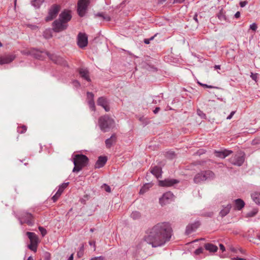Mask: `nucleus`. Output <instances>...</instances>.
<instances>
[{"mask_svg": "<svg viewBox=\"0 0 260 260\" xmlns=\"http://www.w3.org/2000/svg\"><path fill=\"white\" fill-rule=\"evenodd\" d=\"M175 152L173 151H170L166 152V156L169 159H173L175 157Z\"/></svg>", "mask_w": 260, "mask_h": 260, "instance_id": "c9c22d12", "label": "nucleus"}, {"mask_svg": "<svg viewBox=\"0 0 260 260\" xmlns=\"http://www.w3.org/2000/svg\"><path fill=\"white\" fill-rule=\"evenodd\" d=\"M44 1V0H34L31 2V5L36 9H38L40 7Z\"/></svg>", "mask_w": 260, "mask_h": 260, "instance_id": "cd10ccee", "label": "nucleus"}, {"mask_svg": "<svg viewBox=\"0 0 260 260\" xmlns=\"http://www.w3.org/2000/svg\"><path fill=\"white\" fill-rule=\"evenodd\" d=\"M251 197L253 201L256 204L259 205L260 204V193L255 192L251 194Z\"/></svg>", "mask_w": 260, "mask_h": 260, "instance_id": "a878e982", "label": "nucleus"}, {"mask_svg": "<svg viewBox=\"0 0 260 260\" xmlns=\"http://www.w3.org/2000/svg\"><path fill=\"white\" fill-rule=\"evenodd\" d=\"M117 137L115 134L112 135L110 138L107 139L105 141L106 147L110 148L111 146L116 142Z\"/></svg>", "mask_w": 260, "mask_h": 260, "instance_id": "aec40b11", "label": "nucleus"}, {"mask_svg": "<svg viewBox=\"0 0 260 260\" xmlns=\"http://www.w3.org/2000/svg\"><path fill=\"white\" fill-rule=\"evenodd\" d=\"M68 26V24L60 20L59 19L55 20L52 23L53 29L56 32H59L66 29Z\"/></svg>", "mask_w": 260, "mask_h": 260, "instance_id": "6e6552de", "label": "nucleus"}, {"mask_svg": "<svg viewBox=\"0 0 260 260\" xmlns=\"http://www.w3.org/2000/svg\"><path fill=\"white\" fill-rule=\"evenodd\" d=\"M231 250L233 252L238 253V248L237 249L234 247H232L231 248Z\"/></svg>", "mask_w": 260, "mask_h": 260, "instance_id": "774afa93", "label": "nucleus"}, {"mask_svg": "<svg viewBox=\"0 0 260 260\" xmlns=\"http://www.w3.org/2000/svg\"><path fill=\"white\" fill-rule=\"evenodd\" d=\"M257 75H258V74H253V73H251V78L253 80L256 81V79L257 78Z\"/></svg>", "mask_w": 260, "mask_h": 260, "instance_id": "864d4df0", "label": "nucleus"}, {"mask_svg": "<svg viewBox=\"0 0 260 260\" xmlns=\"http://www.w3.org/2000/svg\"><path fill=\"white\" fill-rule=\"evenodd\" d=\"M232 208L231 204H229L226 206H223V209L220 211L219 215L221 217L225 216L230 211Z\"/></svg>", "mask_w": 260, "mask_h": 260, "instance_id": "5701e85b", "label": "nucleus"}, {"mask_svg": "<svg viewBox=\"0 0 260 260\" xmlns=\"http://www.w3.org/2000/svg\"><path fill=\"white\" fill-rule=\"evenodd\" d=\"M193 20L197 22V23H199V21H198V14L197 13H196L193 16Z\"/></svg>", "mask_w": 260, "mask_h": 260, "instance_id": "052dcab7", "label": "nucleus"}, {"mask_svg": "<svg viewBox=\"0 0 260 260\" xmlns=\"http://www.w3.org/2000/svg\"><path fill=\"white\" fill-rule=\"evenodd\" d=\"M79 74L80 77L87 82H90L91 79L89 77V72L87 69L80 68L78 70Z\"/></svg>", "mask_w": 260, "mask_h": 260, "instance_id": "f3484780", "label": "nucleus"}, {"mask_svg": "<svg viewBox=\"0 0 260 260\" xmlns=\"http://www.w3.org/2000/svg\"><path fill=\"white\" fill-rule=\"evenodd\" d=\"M202 86H203L204 87H206V88H217L216 87H214V86H212V85H207L206 84H202Z\"/></svg>", "mask_w": 260, "mask_h": 260, "instance_id": "8fccbe9b", "label": "nucleus"}, {"mask_svg": "<svg viewBox=\"0 0 260 260\" xmlns=\"http://www.w3.org/2000/svg\"><path fill=\"white\" fill-rule=\"evenodd\" d=\"M219 247H220V250H221L222 251H224L225 250V248L223 244H220Z\"/></svg>", "mask_w": 260, "mask_h": 260, "instance_id": "0e129e2a", "label": "nucleus"}, {"mask_svg": "<svg viewBox=\"0 0 260 260\" xmlns=\"http://www.w3.org/2000/svg\"><path fill=\"white\" fill-rule=\"evenodd\" d=\"M235 202V209L237 210H241L244 207L245 202L241 199H238L234 201Z\"/></svg>", "mask_w": 260, "mask_h": 260, "instance_id": "412c9836", "label": "nucleus"}, {"mask_svg": "<svg viewBox=\"0 0 260 260\" xmlns=\"http://www.w3.org/2000/svg\"><path fill=\"white\" fill-rule=\"evenodd\" d=\"M185 0H174L173 3H182L184 2Z\"/></svg>", "mask_w": 260, "mask_h": 260, "instance_id": "680f3d73", "label": "nucleus"}, {"mask_svg": "<svg viewBox=\"0 0 260 260\" xmlns=\"http://www.w3.org/2000/svg\"><path fill=\"white\" fill-rule=\"evenodd\" d=\"M203 251L204 249L202 247H199L194 251V254L196 255H199L203 253Z\"/></svg>", "mask_w": 260, "mask_h": 260, "instance_id": "a19ab883", "label": "nucleus"}, {"mask_svg": "<svg viewBox=\"0 0 260 260\" xmlns=\"http://www.w3.org/2000/svg\"><path fill=\"white\" fill-rule=\"evenodd\" d=\"M247 4H248V2L246 1H242V2H240V6L241 7L243 8V7H244Z\"/></svg>", "mask_w": 260, "mask_h": 260, "instance_id": "de8ad7c7", "label": "nucleus"}, {"mask_svg": "<svg viewBox=\"0 0 260 260\" xmlns=\"http://www.w3.org/2000/svg\"><path fill=\"white\" fill-rule=\"evenodd\" d=\"M107 158L106 156H100L99 157L98 160L95 162L94 167L95 169H99L103 167L106 163Z\"/></svg>", "mask_w": 260, "mask_h": 260, "instance_id": "6ab92c4d", "label": "nucleus"}, {"mask_svg": "<svg viewBox=\"0 0 260 260\" xmlns=\"http://www.w3.org/2000/svg\"><path fill=\"white\" fill-rule=\"evenodd\" d=\"M72 18V15L71 11L67 10H63L59 15L58 19L60 20L67 24V23L71 20Z\"/></svg>", "mask_w": 260, "mask_h": 260, "instance_id": "4468645a", "label": "nucleus"}, {"mask_svg": "<svg viewBox=\"0 0 260 260\" xmlns=\"http://www.w3.org/2000/svg\"><path fill=\"white\" fill-rule=\"evenodd\" d=\"M235 111H232L230 113V114L227 117L226 119H231L233 117V116L235 114Z\"/></svg>", "mask_w": 260, "mask_h": 260, "instance_id": "5fc2aeb1", "label": "nucleus"}, {"mask_svg": "<svg viewBox=\"0 0 260 260\" xmlns=\"http://www.w3.org/2000/svg\"><path fill=\"white\" fill-rule=\"evenodd\" d=\"M108 104L107 99L104 97H100L97 101V104L99 106H102V107Z\"/></svg>", "mask_w": 260, "mask_h": 260, "instance_id": "bb28decb", "label": "nucleus"}, {"mask_svg": "<svg viewBox=\"0 0 260 260\" xmlns=\"http://www.w3.org/2000/svg\"><path fill=\"white\" fill-rule=\"evenodd\" d=\"M257 238H255L253 237L250 238L249 239L250 242L253 243L254 244L258 245L260 242V235L258 234L256 235Z\"/></svg>", "mask_w": 260, "mask_h": 260, "instance_id": "2f4dec72", "label": "nucleus"}, {"mask_svg": "<svg viewBox=\"0 0 260 260\" xmlns=\"http://www.w3.org/2000/svg\"><path fill=\"white\" fill-rule=\"evenodd\" d=\"M47 55L49 57V58L52 60L55 63L59 64L64 67H68V64L67 61L64 60L62 57L57 56L54 54H51L49 53H47Z\"/></svg>", "mask_w": 260, "mask_h": 260, "instance_id": "9d476101", "label": "nucleus"}, {"mask_svg": "<svg viewBox=\"0 0 260 260\" xmlns=\"http://www.w3.org/2000/svg\"><path fill=\"white\" fill-rule=\"evenodd\" d=\"M90 0H79L77 3V12L80 17L85 16L87 12Z\"/></svg>", "mask_w": 260, "mask_h": 260, "instance_id": "39448f33", "label": "nucleus"}, {"mask_svg": "<svg viewBox=\"0 0 260 260\" xmlns=\"http://www.w3.org/2000/svg\"><path fill=\"white\" fill-rule=\"evenodd\" d=\"M152 186L151 184L150 183H146L144 184L141 188L140 190V194H143L145 192H146L150 187Z\"/></svg>", "mask_w": 260, "mask_h": 260, "instance_id": "c85d7f7f", "label": "nucleus"}, {"mask_svg": "<svg viewBox=\"0 0 260 260\" xmlns=\"http://www.w3.org/2000/svg\"><path fill=\"white\" fill-rule=\"evenodd\" d=\"M240 12L239 11L237 12L234 15V17L236 18H239L240 17Z\"/></svg>", "mask_w": 260, "mask_h": 260, "instance_id": "e2e57ef3", "label": "nucleus"}, {"mask_svg": "<svg viewBox=\"0 0 260 260\" xmlns=\"http://www.w3.org/2000/svg\"><path fill=\"white\" fill-rule=\"evenodd\" d=\"M233 153L232 150L224 149L222 151L215 150L214 154L215 156L223 159Z\"/></svg>", "mask_w": 260, "mask_h": 260, "instance_id": "dca6fc26", "label": "nucleus"}, {"mask_svg": "<svg viewBox=\"0 0 260 260\" xmlns=\"http://www.w3.org/2000/svg\"><path fill=\"white\" fill-rule=\"evenodd\" d=\"M88 161L89 159L86 155L76 154L73 158L74 167L73 169V172L78 173L80 172L83 168L88 165Z\"/></svg>", "mask_w": 260, "mask_h": 260, "instance_id": "f03ea898", "label": "nucleus"}, {"mask_svg": "<svg viewBox=\"0 0 260 260\" xmlns=\"http://www.w3.org/2000/svg\"><path fill=\"white\" fill-rule=\"evenodd\" d=\"M69 183V182L63 183L59 186V188L62 189L63 191V190L68 186Z\"/></svg>", "mask_w": 260, "mask_h": 260, "instance_id": "a18cd8bd", "label": "nucleus"}, {"mask_svg": "<svg viewBox=\"0 0 260 260\" xmlns=\"http://www.w3.org/2000/svg\"><path fill=\"white\" fill-rule=\"evenodd\" d=\"M88 105L92 111L95 109L94 100H90L88 101Z\"/></svg>", "mask_w": 260, "mask_h": 260, "instance_id": "f704fd0d", "label": "nucleus"}, {"mask_svg": "<svg viewBox=\"0 0 260 260\" xmlns=\"http://www.w3.org/2000/svg\"><path fill=\"white\" fill-rule=\"evenodd\" d=\"M205 248L206 250H208L211 252H216L218 249V247L212 243L205 244Z\"/></svg>", "mask_w": 260, "mask_h": 260, "instance_id": "b1692460", "label": "nucleus"}, {"mask_svg": "<svg viewBox=\"0 0 260 260\" xmlns=\"http://www.w3.org/2000/svg\"><path fill=\"white\" fill-rule=\"evenodd\" d=\"M172 232L170 222H160L147 231L144 240L152 247H161L170 240Z\"/></svg>", "mask_w": 260, "mask_h": 260, "instance_id": "f257e3e1", "label": "nucleus"}, {"mask_svg": "<svg viewBox=\"0 0 260 260\" xmlns=\"http://www.w3.org/2000/svg\"><path fill=\"white\" fill-rule=\"evenodd\" d=\"M38 244V243H30L27 247L30 250L35 252L37 250Z\"/></svg>", "mask_w": 260, "mask_h": 260, "instance_id": "7c9ffc66", "label": "nucleus"}, {"mask_svg": "<svg viewBox=\"0 0 260 260\" xmlns=\"http://www.w3.org/2000/svg\"><path fill=\"white\" fill-rule=\"evenodd\" d=\"M60 6L57 4L53 5L48 10V14L46 17V21H49L54 19L57 15L59 10Z\"/></svg>", "mask_w": 260, "mask_h": 260, "instance_id": "0eeeda50", "label": "nucleus"}, {"mask_svg": "<svg viewBox=\"0 0 260 260\" xmlns=\"http://www.w3.org/2000/svg\"><path fill=\"white\" fill-rule=\"evenodd\" d=\"M102 187L107 192H110L111 191V187L106 184H104Z\"/></svg>", "mask_w": 260, "mask_h": 260, "instance_id": "ea45409f", "label": "nucleus"}, {"mask_svg": "<svg viewBox=\"0 0 260 260\" xmlns=\"http://www.w3.org/2000/svg\"><path fill=\"white\" fill-rule=\"evenodd\" d=\"M199 221H196L194 223L189 224L186 228L185 234L186 235L191 234L192 232L195 231L196 229H197L199 226Z\"/></svg>", "mask_w": 260, "mask_h": 260, "instance_id": "a211bd4d", "label": "nucleus"}, {"mask_svg": "<svg viewBox=\"0 0 260 260\" xmlns=\"http://www.w3.org/2000/svg\"><path fill=\"white\" fill-rule=\"evenodd\" d=\"M59 197H60L59 196H57V194L56 193H55L52 197V200H53V202H55L58 200V199L59 198Z\"/></svg>", "mask_w": 260, "mask_h": 260, "instance_id": "49530a36", "label": "nucleus"}, {"mask_svg": "<svg viewBox=\"0 0 260 260\" xmlns=\"http://www.w3.org/2000/svg\"><path fill=\"white\" fill-rule=\"evenodd\" d=\"M161 169L157 166H155L153 167L151 171V173L156 178H158L161 176Z\"/></svg>", "mask_w": 260, "mask_h": 260, "instance_id": "393cba45", "label": "nucleus"}, {"mask_svg": "<svg viewBox=\"0 0 260 260\" xmlns=\"http://www.w3.org/2000/svg\"><path fill=\"white\" fill-rule=\"evenodd\" d=\"M32 218L31 214L28 212H23L21 217L19 218V220L21 225L24 223H26L29 225H32L34 223Z\"/></svg>", "mask_w": 260, "mask_h": 260, "instance_id": "1a4fd4ad", "label": "nucleus"}, {"mask_svg": "<svg viewBox=\"0 0 260 260\" xmlns=\"http://www.w3.org/2000/svg\"><path fill=\"white\" fill-rule=\"evenodd\" d=\"M103 19H104V20H106L107 21H109L110 20V19H111L110 17L109 16H108V15H106V16L104 15L103 16Z\"/></svg>", "mask_w": 260, "mask_h": 260, "instance_id": "13d9d810", "label": "nucleus"}, {"mask_svg": "<svg viewBox=\"0 0 260 260\" xmlns=\"http://www.w3.org/2000/svg\"><path fill=\"white\" fill-rule=\"evenodd\" d=\"M197 114L198 115H199L202 118H205L206 117V115L205 113H203L202 111H201L200 109H198L197 110Z\"/></svg>", "mask_w": 260, "mask_h": 260, "instance_id": "79ce46f5", "label": "nucleus"}, {"mask_svg": "<svg viewBox=\"0 0 260 260\" xmlns=\"http://www.w3.org/2000/svg\"><path fill=\"white\" fill-rule=\"evenodd\" d=\"M50 254L48 252H46L44 255V260H50Z\"/></svg>", "mask_w": 260, "mask_h": 260, "instance_id": "09e8293b", "label": "nucleus"}, {"mask_svg": "<svg viewBox=\"0 0 260 260\" xmlns=\"http://www.w3.org/2000/svg\"><path fill=\"white\" fill-rule=\"evenodd\" d=\"M103 108L105 109V110L106 111V112H108L110 111V107L109 106H108V104H107L106 105L104 106L103 107Z\"/></svg>", "mask_w": 260, "mask_h": 260, "instance_id": "6e6d98bb", "label": "nucleus"}, {"mask_svg": "<svg viewBox=\"0 0 260 260\" xmlns=\"http://www.w3.org/2000/svg\"><path fill=\"white\" fill-rule=\"evenodd\" d=\"M95 15L96 16L102 17V18H103V16H104V15L103 13H98Z\"/></svg>", "mask_w": 260, "mask_h": 260, "instance_id": "338daca9", "label": "nucleus"}, {"mask_svg": "<svg viewBox=\"0 0 260 260\" xmlns=\"http://www.w3.org/2000/svg\"><path fill=\"white\" fill-rule=\"evenodd\" d=\"M232 260H246V259L245 258L237 257L232 258Z\"/></svg>", "mask_w": 260, "mask_h": 260, "instance_id": "69168bd1", "label": "nucleus"}, {"mask_svg": "<svg viewBox=\"0 0 260 260\" xmlns=\"http://www.w3.org/2000/svg\"><path fill=\"white\" fill-rule=\"evenodd\" d=\"M249 28L253 31H255L257 28V25L256 23H253L249 26Z\"/></svg>", "mask_w": 260, "mask_h": 260, "instance_id": "58836bf2", "label": "nucleus"}, {"mask_svg": "<svg viewBox=\"0 0 260 260\" xmlns=\"http://www.w3.org/2000/svg\"><path fill=\"white\" fill-rule=\"evenodd\" d=\"M174 197L173 194L170 192H167L159 199V203L161 206H164L169 203Z\"/></svg>", "mask_w": 260, "mask_h": 260, "instance_id": "f8f14e48", "label": "nucleus"}, {"mask_svg": "<svg viewBox=\"0 0 260 260\" xmlns=\"http://www.w3.org/2000/svg\"><path fill=\"white\" fill-rule=\"evenodd\" d=\"M26 235L30 240V243H39V239L38 236L35 233L27 232L26 233Z\"/></svg>", "mask_w": 260, "mask_h": 260, "instance_id": "4be33fe9", "label": "nucleus"}, {"mask_svg": "<svg viewBox=\"0 0 260 260\" xmlns=\"http://www.w3.org/2000/svg\"><path fill=\"white\" fill-rule=\"evenodd\" d=\"M39 230L43 237H44L47 234L46 230L42 226H39Z\"/></svg>", "mask_w": 260, "mask_h": 260, "instance_id": "4c0bfd02", "label": "nucleus"}, {"mask_svg": "<svg viewBox=\"0 0 260 260\" xmlns=\"http://www.w3.org/2000/svg\"><path fill=\"white\" fill-rule=\"evenodd\" d=\"M179 180L175 179H166L164 180L159 181L158 184L162 187H170L174 184L179 183Z\"/></svg>", "mask_w": 260, "mask_h": 260, "instance_id": "ddd939ff", "label": "nucleus"}, {"mask_svg": "<svg viewBox=\"0 0 260 260\" xmlns=\"http://www.w3.org/2000/svg\"><path fill=\"white\" fill-rule=\"evenodd\" d=\"M245 160V154L240 151L231 157L229 159L230 162L235 166H241Z\"/></svg>", "mask_w": 260, "mask_h": 260, "instance_id": "423d86ee", "label": "nucleus"}, {"mask_svg": "<svg viewBox=\"0 0 260 260\" xmlns=\"http://www.w3.org/2000/svg\"><path fill=\"white\" fill-rule=\"evenodd\" d=\"M26 126L25 125H23L21 127H18L17 132L19 133L23 134L26 131Z\"/></svg>", "mask_w": 260, "mask_h": 260, "instance_id": "e433bc0d", "label": "nucleus"}, {"mask_svg": "<svg viewBox=\"0 0 260 260\" xmlns=\"http://www.w3.org/2000/svg\"><path fill=\"white\" fill-rule=\"evenodd\" d=\"M87 97L88 101L90 100H94V94L91 92H87Z\"/></svg>", "mask_w": 260, "mask_h": 260, "instance_id": "37998d69", "label": "nucleus"}, {"mask_svg": "<svg viewBox=\"0 0 260 260\" xmlns=\"http://www.w3.org/2000/svg\"><path fill=\"white\" fill-rule=\"evenodd\" d=\"M101 130L104 133L109 132L114 127V120L107 115L101 116L98 120Z\"/></svg>", "mask_w": 260, "mask_h": 260, "instance_id": "7ed1b4c3", "label": "nucleus"}, {"mask_svg": "<svg viewBox=\"0 0 260 260\" xmlns=\"http://www.w3.org/2000/svg\"><path fill=\"white\" fill-rule=\"evenodd\" d=\"M77 44L81 48L87 46L88 44V37L86 34L79 32L77 36Z\"/></svg>", "mask_w": 260, "mask_h": 260, "instance_id": "9b49d317", "label": "nucleus"}, {"mask_svg": "<svg viewBox=\"0 0 260 260\" xmlns=\"http://www.w3.org/2000/svg\"><path fill=\"white\" fill-rule=\"evenodd\" d=\"M131 217L134 220L138 219L141 217V214L138 211H134L131 213Z\"/></svg>", "mask_w": 260, "mask_h": 260, "instance_id": "c756f323", "label": "nucleus"}, {"mask_svg": "<svg viewBox=\"0 0 260 260\" xmlns=\"http://www.w3.org/2000/svg\"><path fill=\"white\" fill-rule=\"evenodd\" d=\"M157 97H156V98L155 99H153V101H152V103L154 104H158L160 102V99H157Z\"/></svg>", "mask_w": 260, "mask_h": 260, "instance_id": "3c124183", "label": "nucleus"}, {"mask_svg": "<svg viewBox=\"0 0 260 260\" xmlns=\"http://www.w3.org/2000/svg\"><path fill=\"white\" fill-rule=\"evenodd\" d=\"M91 260H104V257L103 256H100L92 258Z\"/></svg>", "mask_w": 260, "mask_h": 260, "instance_id": "603ef678", "label": "nucleus"}, {"mask_svg": "<svg viewBox=\"0 0 260 260\" xmlns=\"http://www.w3.org/2000/svg\"><path fill=\"white\" fill-rule=\"evenodd\" d=\"M72 84L74 86H75L76 88H78L80 86L81 84L80 82L78 80H74L72 82Z\"/></svg>", "mask_w": 260, "mask_h": 260, "instance_id": "c03bdc74", "label": "nucleus"}, {"mask_svg": "<svg viewBox=\"0 0 260 260\" xmlns=\"http://www.w3.org/2000/svg\"><path fill=\"white\" fill-rule=\"evenodd\" d=\"M214 178V173L210 170L202 171L198 173L194 177V182L196 183H200L201 181L209 180Z\"/></svg>", "mask_w": 260, "mask_h": 260, "instance_id": "20e7f679", "label": "nucleus"}, {"mask_svg": "<svg viewBox=\"0 0 260 260\" xmlns=\"http://www.w3.org/2000/svg\"><path fill=\"white\" fill-rule=\"evenodd\" d=\"M63 190H62V189L59 188L56 193L57 194V196H60Z\"/></svg>", "mask_w": 260, "mask_h": 260, "instance_id": "4d7b16f0", "label": "nucleus"}, {"mask_svg": "<svg viewBox=\"0 0 260 260\" xmlns=\"http://www.w3.org/2000/svg\"><path fill=\"white\" fill-rule=\"evenodd\" d=\"M160 110V108L159 107H156L155 109L153 111V112L154 113V114H156L157 113H158V112H159V111Z\"/></svg>", "mask_w": 260, "mask_h": 260, "instance_id": "bf43d9fd", "label": "nucleus"}, {"mask_svg": "<svg viewBox=\"0 0 260 260\" xmlns=\"http://www.w3.org/2000/svg\"><path fill=\"white\" fill-rule=\"evenodd\" d=\"M15 58L13 54H6L0 56V64H7L12 62Z\"/></svg>", "mask_w": 260, "mask_h": 260, "instance_id": "2eb2a0df", "label": "nucleus"}, {"mask_svg": "<svg viewBox=\"0 0 260 260\" xmlns=\"http://www.w3.org/2000/svg\"><path fill=\"white\" fill-rule=\"evenodd\" d=\"M258 213L257 209H253V210L248 212L246 215L247 217H251L254 216Z\"/></svg>", "mask_w": 260, "mask_h": 260, "instance_id": "473e14b6", "label": "nucleus"}, {"mask_svg": "<svg viewBox=\"0 0 260 260\" xmlns=\"http://www.w3.org/2000/svg\"><path fill=\"white\" fill-rule=\"evenodd\" d=\"M217 17L218 19L221 21H225L226 20V18L225 15L223 14V13L221 11H220L218 14Z\"/></svg>", "mask_w": 260, "mask_h": 260, "instance_id": "72a5a7b5", "label": "nucleus"}]
</instances>
